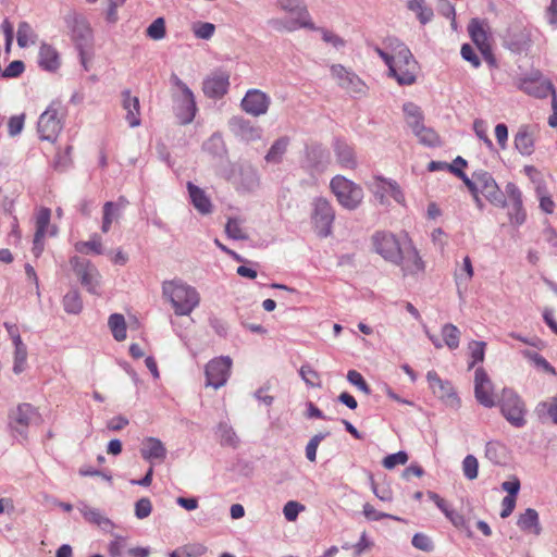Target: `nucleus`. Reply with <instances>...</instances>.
Returning a JSON list of instances; mask_svg holds the SVG:
<instances>
[{"instance_id": "13d9d810", "label": "nucleus", "mask_w": 557, "mask_h": 557, "mask_svg": "<svg viewBox=\"0 0 557 557\" xmlns=\"http://www.w3.org/2000/svg\"><path fill=\"white\" fill-rule=\"evenodd\" d=\"M411 543L413 547L425 553H430L434 549L432 540L423 533H416L412 536Z\"/></svg>"}, {"instance_id": "e433bc0d", "label": "nucleus", "mask_w": 557, "mask_h": 557, "mask_svg": "<svg viewBox=\"0 0 557 557\" xmlns=\"http://www.w3.org/2000/svg\"><path fill=\"white\" fill-rule=\"evenodd\" d=\"M289 140L287 137H281L273 143L269 149L265 160L271 163H278L282 161L284 153L287 150Z\"/></svg>"}, {"instance_id": "5fc2aeb1", "label": "nucleus", "mask_w": 557, "mask_h": 557, "mask_svg": "<svg viewBox=\"0 0 557 557\" xmlns=\"http://www.w3.org/2000/svg\"><path fill=\"white\" fill-rule=\"evenodd\" d=\"M14 366L13 371L16 374H20L25 369V363L27 359V347L26 345L14 347Z\"/></svg>"}, {"instance_id": "f257e3e1", "label": "nucleus", "mask_w": 557, "mask_h": 557, "mask_svg": "<svg viewBox=\"0 0 557 557\" xmlns=\"http://www.w3.org/2000/svg\"><path fill=\"white\" fill-rule=\"evenodd\" d=\"M162 295L171 302L176 315L190 314L200 302L197 289L181 280L163 282Z\"/></svg>"}, {"instance_id": "3c124183", "label": "nucleus", "mask_w": 557, "mask_h": 557, "mask_svg": "<svg viewBox=\"0 0 557 557\" xmlns=\"http://www.w3.org/2000/svg\"><path fill=\"white\" fill-rule=\"evenodd\" d=\"M449 171L454 173L456 176H458L465 185L468 187L471 194H475L476 190V177H479V171H475L472 173L471 177H468L467 174L462 171V169H459L457 166H449Z\"/></svg>"}, {"instance_id": "58836bf2", "label": "nucleus", "mask_w": 557, "mask_h": 557, "mask_svg": "<svg viewBox=\"0 0 557 557\" xmlns=\"http://www.w3.org/2000/svg\"><path fill=\"white\" fill-rule=\"evenodd\" d=\"M442 336L449 349L458 348L460 342V331L456 325L451 323L445 324L442 327Z\"/></svg>"}, {"instance_id": "e2e57ef3", "label": "nucleus", "mask_w": 557, "mask_h": 557, "mask_svg": "<svg viewBox=\"0 0 557 557\" xmlns=\"http://www.w3.org/2000/svg\"><path fill=\"white\" fill-rule=\"evenodd\" d=\"M194 34L200 39H210L215 30V26L212 23H196L193 27Z\"/></svg>"}, {"instance_id": "412c9836", "label": "nucleus", "mask_w": 557, "mask_h": 557, "mask_svg": "<svg viewBox=\"0 0 557 557\" xmlns=\"http://www.w3.org/2000/svg\"><path fill=\"white\" fill-rule=\"evenodd\" d=\"M230 75L223 71L211 73L202 83V91L209 98H222L228 90Z\"/></svg>"}, {"instance_id": "8fccbe9b", "label": "nucleus", "mask_w": 557, "mask_h": 557, "mask_svg": "<svg viewBox=\"0 0 557 557\" xmlns=\"http://www.w3.org/2000/svg\"><path fill=\"white\" fill-rule=\"evenodd\" d=\"M449 171L454 173L456 176H458L465 185L468 187L471 194H475L476 190V177H479V171H475L472 173L471 177H468L467 174L462 171V169H459L457 166H449Z\"/></svg>"}, {"instance_id": "09e8293b", "label": "nucleus", "mask_w": 557, "mask_h": 557, "mask_svg": "<svg viewBox=\"0 0 557 557\" xmlns=\"http://www.w3.org/2000/svg\"><path fill=\"white\" fill-rule=\"evenodd\" d=\"M329 432H324V433H318L315 435H313L310 441L308 442V444L306 445V457L309 461L311 462H314L317 460V450H318V447L320 445V443L326 437L329 436Z\"/></svg>"}, {"instance_id": "9d476101", "label": "nucleus", "mask_w": 557, "mask_h": 557, "mask_svg": "<svg viewBox=\"0 0 557 557\" xmlns=\"http://www.w3.org/2000/svg\"><path fill=\"white\" fill-rule=\"evenodd\" d=\"M73 271L81 281V284L91 294L99 293L100 274L97 268L88 260L77 256L71 258Z\"/></svg>"}, {"instance_id": "f03ea898", "label": "nucleus", "mask_w": 557, "mask_h": 557, "mask_svg": "<svg viewBox=\"0 0 557 557\" xmlns=\"http://www.w3.org/2000/svg\"><path fill=\"white\" fill-rule=\"evenodd\" d=\"M276 5L293 15L290 18H275L270 24L277 30L295 32L299 28L317 29L306 4L301 0H275Z\"/></svg>"}, {"instance_id": "37998d69", "label": "nucleus", "mask_w": 557, "mask_h": 557, "mask_svg": "<svg viewBox=\"0 0 557 557\" xmlns=\"http://www.w3.org/2000/svg\"><path fill=\"white\" fill-rule=\"evenodd\" d=\"M75 248L81 253L94 252L96 255L102 253V243L99 235L94 234L89 240L79 242L75 245Z\"/></svg>"}, {"instance_id": "39448f33", "label": "nucleus", "mask_w": 557, "mask_h": 557, "mask_svg": "<svg viewBox=\"0 0 557 557\" xmlns=\"http://www.w3.org/2000/svg\"><path fill=\"white\" fill-rule=\"evenodd\" d=\"M332 193L336 196L337 201L345 209L354 210L361 203L363 199L362 188L345 176L336 175L330 183Z\"/></svg>"}, {"instance_id": "f8f14e48", "label": "nucleus", "mask_w": 557, "mask_h": 557, "mask_svg": "<svg viewBox=\"0 0 557 557\" xmlns=\"http://www.w3.org/2000/svg\"><path fill=\"white\" fill-rule=\"evenodd\" d=\"M476 190L475 193L482 194L486 200L496 207L504 208L506 206V196L499 189L496 181L491 173L479 170V177H476Z\"/></svg>"}, {"instance_id": "1a4fd4ad", "label": "nucleus", "mask_w": 557, "mask_h": 557, "mask_svg": "<svg viewBox=\"0 0 557 557\" xmlns=\"http://www.w3.org/2000/svg\"><path fill=\"white\" fill-rule=\"evenodd\" d=\"M372 244L375 252L384 260L393 264L400 261L404 240L400 242L394 234L377 232L372 236Z\"/></svg>"}, {"instance_id": "bf43d9fd", "label": "nucleus", "mask_w": 557, "mask_h": 557, "mask_svg": "<svg viewBox=\"0 0 557 557\" xmlns=\"http://www.w3.org/2000/svg\"><path fill=\"white\" fill-rule=\"evenodd\" d=\"M364 517L370 520V521H379L381 519H385V518H388V519H394V520H400L398 517H395L393 515H389V513H385V512H381L379 510H376L371 504L367 503L363 505V510H362Z\"/></svg>"}, {"instance_id": "69168bd1", "label": "nucleus", "mask_w": 557, "mask_h": 557, "mask_svg": "<svg viewBox=\"0 0 557 557\" xmlns=\"http://www.w3.org/2000/svg\"><path fill=\"white\" fill-rule=\"evenodd\" d=\"M315 30H319L322 35V39L326 44L332 45L334 48L339 49L345 46L344 39L341 38L338 35L334 34L333 32L325 29V28H319V27H317Z\"/></svg>"}, {"instance_id": "49530a36", "label": "nucleus", "mask_w": 557, "mask_h": 557, "mask_svg": "<svg viewBox=\"0 0 557 557\" xmlns=\"http://www.w3.org/2000/svg\"><path fill=\"white\" fill-rule=\"evenodd\" d=\"M146 35L152 40H161L166 35L163 17L156 18L146 29Z\"/></svg>"}, {"instance_id": "c85d7f7f", "label": "nucleus", "mask_w": 557, "mask_h": 557, "mask_svg": "<svg viewBox=\"0 0 557 557\" xmlns=\"http://www.w3.org/2000/svg\"><path fill=\"white\" fill-rule=\"evenodd\" d=\"M469 35L472 41L475 44L478 49L485 50L491 47L488 42V36L484 28V23L478 18L471 20L468 26Z\"/></svg>"}, {"instance_id": "f3484780", "label": "nucleus", "mask_w": 557, "mask_h": 557, "mask_svg": "<svg viewBox=\"0 0 557 557\" xmlns=\"http://www.w3.org/2000/svg\"><path fill=\"white\" fill-rule=\"evenodd\" d=\"M474 396L478 403L486 408L496 406L493 383L483 368H478L474 373Z\"/></svg>"}, {"instance_id": "473e14b6", "label": "nucleus", "mask_w": 557, "mask_h": 557, "mask_svg": "<svg viewBox=\"0 0 557 557\" xmlns=\"http://www.w3.org/2000/svg\"><path fill=\"white\" fill-rule=\"evenodd\" d=\"M403 110L405 113L406 123L411 128L412 133L424 125L423 113L417 104L407 102L403 106Z\"/></svg>"}, {"instance_id": "603ef678", "label": "nucleus", "mask_w": 557, "mask_h": 557, "mask_svg": "<svg viewBox=\"0 0 557 557\" xmlns=\"http://www.w3.org/2000/svg\"><path fill=\"white\" fill-rule=\"evenodd\" d=\"M409 457L406 451H398L395 454L387 455L383 461L382 465L385 469L392 470L398 465H405L407 463Z\"/></svg>"}, {"instance_id": "5701e85b", "label": "nucleus", "mask_w": 557, "mask_h": 557, "mask_svg": "<svg viewBox=\"0 0 557 557\" xmlns=\"http://www.w3.org/2000/svg\"><path fill=\"white\" fill-rule=\"evenodd\" d=\"M38 65L47 72H55L61 65V58L58 50L47 44L42 42L38 51Z\"/></svg>"}, {"instance_id": "cd10ccee", "label": "nucleus", "mask_w": 557, "mask_h": 557, "mask_svg": "<svg viewBox=\"0 0 557 557\" xmlns=\"http://www.w3.org/2000/svg\"><path fill=\"white\" fill-rule=\"evenodd\" d=\"M123 108L126 111V121L131 127L140 125L139 119V99L133 97L128 90L123 91Z\"/></svg>"}, {"instance_id": "423d86ee", "label": "nucleus", "mask_w": 557, "mask_h": 557, "mask_svg": "<svg viewBox=\"0 0 557 557\" xmlns=\"http://www.w3.org/2000/svg\"><path fill=\"white\" fill-rule=\"evenodd\" d=\"M61 104L52 102L38 119L37 131L42 140L54 141L63 128Z\"/></svg>"}, {"instance_id": "2eb2a0df", "label": "nucleus", "mask_w": 557, "mask_h": 557, "mask_svg": "<svg viewBox=\"0 0 557 557\" xmlns=\"http://www.w3.org/2000/svg\"><path fill=\"white\" fill-rule=\"evenodd\" d=\"M394 264L400 267L404 276L416 275L424 270V262L412 242L407 237L404 239L401 259L399 262H394Z\"/></svg>"}, {"instance_id": "b1692460", "label": "nucleus", "mask_w": 557, "mask_h": 557, "mask_svg": "<svg viewBox=\"0 0 557 557\" xmlns=\"http://www.w3.org/2000/svg\"><path fill=\"white\" fill-rule=\"evenodd\" d=\"M187 190L194 208L202 215L211 214L213 205L203 189L191 182L187 183Z\"/></svg>"}, {"instance_id": "ea45409f", "label": "nucleus", "mask_w": 557, "mask_h": 557, "mask_svg": "<svg viewBox=\"0 0 557 557\" xmlns=\"http://www.w3.org/2000/svg\"><path fill=\"white\" fill-rule=\"evenodd\" d=\"M63 307L67 313L77 314L83 309L81 295L77 290H70L63 297Z\"/></svg>"}, {"instance_id": "c03bdc74", "label": "nucleus", "mask_w": 557, "mask_h": 557, "mask_svg": "<svg viewBox=\"0 0 557 557\" xmlns=\"http://www.w3.org/2000/svg\"><path fill=\"white\" fill-rule=\"evenodd\" d=\"M422 145L435 147L440 145V137L436 132L423 125L413 133Z\"/></svg>"}, {"instance_id": "864d4df0", "label": "nucleus", "mask_w": 557, "mask_h": 557, "mask_svg": "<svg viewBox=\"0 0 557 557\" xmlns=\"http://www.w3.org/2000/svg\"><path fill=\"white\" fill-rule=\"evenodd\" d=\"M51 212L48 208H41L36 215V233L39 236L46 235L47 226L50 222Z\"/></svg>"}, {"instance_id": "6ab92c4d", "label": "nucleus", "mask_w": 557, "mask_h": 557, "mask_svg": "<svg viewBox=\"0 0 557 557\" xmlns=\"http://www.w3.org/2000/svg\"><path fill=\"white\" fill-rule=\"evenodd\" d=\"M270 103L271 99L265 92L259 89H249L240 106L246 113L252 116H261L268 112Z\"/></svg>"}, {"instance_id": "6e6552de", "label": "nucleus", "mask_w": 557, "mask_h": 557, "mask_svg": "<svg viewBox=\"0 0 557 557\" xmlns=\"http://www.w3.org/2000/svg\"><path fill=\"white\" fill-rule=\"evenodd\" d=\"M335 219V212L325 198H317L312 202L311 221L318 236L325 238L332 233V224Z\"/></svg>"}, {"instance_id": "0e129e2a", "label": "nucleus", "mask_w": 557, "mask_h": 557, "mask_svg": "<svg viewBox=\"0 0 557 557\" xmlns=\"http://www.w3.org/2000/svg\"><path fill=\"white\" fill-rule=\"evenodd\" d=\"M152 510V505L149 498L143 497L138 499L135 504V516L138 519L147 518Z\"/></svg>"}, {"instance_id": "f704fd0d", "label": "nucleus", "mask_w": 557, "mask_h": 557, "mask_svg": "<svg viewBox=\"0 0 557 557\" xmlns=\"http://www.w3.org/2000/svg\"><path fill=\"white\" fill-rule=\"evenodd\" d=\"M407 8L416 13L419 22L423 25L433 18V10L425 4L424 0H409Z\"/></svg>"}, {"instance_id": "7ed1b4c3", "label": "nucleus", "mask_w": 557, "mask_h": 557, "mask_svg": "<svg viewBox=\"0 0 557 557\" xmlns=\"http://www.w3.org/2000/svg\"><path fill=\"white\" fill-rule=\"evenodd\" d=\"M418 69V62L409 48L403 42H397L394 47V61L389 74L399 85H412L416 82Z\"/></svg>"}, {"instance_id": "6e6d98bb", "label": "nucleus", "mask_w": 557, "mask_h": 557, "mask_svg": "<svg viewBox=\"0 0 557 557\" xmlns=\"http://www.w3.org/2000/svg\"><path fill=\"white\" fill-rule=\"evenodd\" d=\"M473 129L475 132V135L485 144L486 148L488 150H493L494 144L487 135L486 123L482 120H475L473 122Z\"/></svg>"}, {"instance_id": "393cba45", "label": "nucleus", "mask_w": 557, "mask_h": 557, "mask_svg": "<svg viewBox=\"0 0 557 557\" xmlns=\"http://www.w3.org/2000/svg\"><path fill=\"white\" fill-rule=\"evenodd\" d=\"M231 129L245 140H255L260 137L259 128L242 116H233L230 120Z\"/></svg>"}, {"instance_id": "338daca9", "label": "nucleus", "mask_w": 557, "mask_h": 557, "mask_svg": "<svg viewBox=\"0 0 557 557\" xmlns=\"http://www.w3.org/2000/svg\"><path fill=\"white\" fill-rule=\"evenodd\" d=\"M506 194L512 201L513 209L520 211L522 207V196L519 188L513 183H508L506 185Z\"/></svg>"}, {"instance_id": "4468645a", "label": "nucleus", "mask_w": 557, "mask_h": 557, "mask_svg": "<svg viewBox=\"0 0 557 557\" xmlns=\"http://www.w3.org/2000/svg\"><path fill=\"white\" fill-rule=\"evenodd\" d=\"M426 380L433 394L446 406L458 408L460 399L458 398L453 385L448 381H443L435 371H429Z\"/></svg>"}, {"instance_id": "a18cd8bd", "label": "nucleus", "mask_w": 557, "mask_h": 557, "mask_svg": "<svg viewBox=\"0 0 557 557\" xmlns=\"http://www.w3.org/2000/svg\"><path fill=\"white\" fill-rule=\"evenodd\" d=\"M299 374L309 387L322 386L319 373L309 364L301 366Z\"/></svg>"}, {"instance_id": "bb28decb", "label": "nucleus", "mask_w": 557, "mask_h": 557, "mask_svg": "<svg viewBox=\"0 0 557 557\" xmlns=\"http://www.w3.org/2000/svg\"><path fill=\"white\" fill-rule=\"evenodd\" d=\"M517 525L520 528V530L528 533H533L534 535H540L542 532L539 513L533 508L525 509V511L519 516Z\"/></svg>"}, {"instance_id": "c756f323", "label": "nucleus", "mask_w": 557, "mask_h": 557, "mask_svg": "<svg viewBox=\"0 0 557 557\" xmlns=\"http://www.w3.org/2000/svg\"><path fill=\"white\" fill-rule=\"evenodd\" d=\"M506 40L512 51L521 52L530 46L531 38L530 33L525 28H522L517 33L511 29L508 30Z\"/></svg>"}, {"instance_id": "a19ab883", "label": "nucleus", "mask_w": 557, "mask_h": 557, "mask_svg": "<svg viewBox=\"0 0 557 557\" xmlns=\"http://www.w3.org/2000/svg\"><path fill=\"white\" fill-rule=\"evenodd\" d=\"M522 355L524 358L530 360L537 369L553 375L556 374L555 368L550 366V363L540 354L533 350L525 349L522 351Z\"/></svg>"}, {"instance_id": "0eeeda50", "label": "nucleus", "mask_w": 557, "mask_h": 557, "mask_svg": "<svg viewBox=\"0 0 557 557\" xmlns=\"http://www.w3.org/2000/svg\"><path fill=\"white\" fill-rule=\"evenodd\" d=\"M64 21L67 28L71 30L72 39L75 41L79 50L82 63L86 67L84 48L90 44L92 38V32L89 23L83 15L76 12H69L64 16Z\"/></svg>"}, {"instance_id": "79ce46f5", "label": "nucleus", "mask_w": 557, "mask_h": 557, "mask_svg": "<svg viewBox=\"0 0 557 557\" xmlns=\"http://www.w3.org/2000/svg\"><path fill=\"white\" fill-rule=\"evenodd\" d=\"M243 221L238 218H230L225 225V232L232 239L243 240L247 239L248 235L242 226Z\"/></svg>"}, {"instance_id": "7c9ffc66", "label": "nucleus", "mask_w": 557, "mask_h": 557, "mask_svg": "<svg viewBox=\"0 0 557 557\" xmlns=\"http://www.w3.org/2000/svg\"><path fill=\"white\" fill-rule=\"evenodd\" d=\"M78 510L86 521L101 527L103 529L112 527V522L109 518L104 517L99 509L91 508L88 505L82 503L78 506Z\"/></svg>"}, {"instance_id": "9b49d317", "label": "nucleus", "mask_w": 557, "mask_h": 557, "mask_svg": "<svg viewBox=\"0 0 557 557\" xmlns=\"http://www.w3.org/2000/svg\"><path fill=\"white\" fill-rule=\"evenodd\" d=\"M232 368L230 357L214 358L206 366V385L218 389L224 386L228 380Z\"/></svg>"}, {"instance_id": "4c0bfd02", "label": "nucleus", "mask_w": 557, "mask_h": 557, "mask_svg": "<svg viewBox=\"0 0 557 557\" xmlns=\"http://www.w3.org/2000/svg\"><path fill=\"white\" fill-rule=\"evenodd\" d=\"M37 35L33 30L32 26L27 22H21L17 28V45L21 48H26L29 45H34Z\"/></svg>"}, {"instance_id": "a211bd4d", "label": "nucleus", "mask_w": 557, "mask_h": 557, "mask_svg": "<svg viewBox=\"0 0 557 557\" xmlns=\"http://www.w3.org/2000/svg\"><path fill=\"white\" fill-rule=\"evenodd\" d=\"M332 76L336 79L338 86L349 94L361 95L366 92V84L351 71H348L341 64L331 66Z\"/></svg>"}, {"instance_id": "2f4dec72", "label": "nucleus", "mask_w": 557, "mask_h": 557, "mask_svg": "<svg viewBox=\"0 0 557 557\" xmlns=\"http://www.w3.org/2000/svg\"><path fill=\"white\" fill-rule=\"evenodd\" d=\"M515 146L523 156H530L534 150V140L528 127L522 126L515 135Z\"/></svg>"}, {"instance_id": "dca6fc26", "label": "nucleus", "mask_w": 557, "mask_h": 557, "mask_svg": "<svg viewBox=\"0 0 557 557\" xmlns=\"http://www.w3.org/2000/svg\"><path fill=\"white\" fill-rule=\"evenodd\" d=\"M173 101L175 115L181 124L186 125L191 123L197 112L193 91L189 88H185L180 95H173Z\"/></svg>"}, {"instance_id": "4d7b16f0", "label": "nucleus", "mask_w": 557, "mask_h": 557, "mask_svg": "<svg viewBox=\"0 0 557 557\" xmlns=\"http://www.w3.org/2000/svg\"><path fill=\"white\" fill-rule=\"evenodd\" d=\"M347 380L350 384L355 385L359 391H361L366 395H369L371 393L368 383L358 371L349 370L347 373Z\"/></svg>"}, {"instance_id": "aec40b11", "label": "nucleus", "mask_w": 557, "mask_h": 557, "mask_svg": "<svg viewBox=\"0 0 557 557\" xmlns=\"http://www.w3.org/2000/svg\"><path fill=\"white\" fill-rule=\"evenodd\" d=\"M520 89L535 98H546L548 95L556 96L553 84L540 73L523 78L520 83Z\"/></svg>"}, {"instance_id": "72a5a7b5", "label": "nucleus", "mask_w": 557, "mask_h": 557, "mask_svg": "<svg viewBox=\"0 0 557 557\" xmlns=\"http://www.w3.org/2000/svg\"><path fill=\"white\" fill-rule=\"evenodd\" d=\"M108 325L115 341L122 342L126 338V322L123 314H111L108 320Z\"/></svg>"}, {"instance_id": "774afa93", "label": "nucleus", "mask_w": 557, "mask_h": 557, "mask_svg": "<svg viewBox=\"0 0 557 557\" xmlns=\"http://www.w3.org/2000/svg\"><path fill=\"white\" fill-rule=\"evenodd\" d=\"M25 65L22 61H12L2 72L3 77H18L24 72Z\"/></svg>"}, {"instance_id": "680f3d73", "label": "nucleus", "mask_w": 557, "mask_h": 557, "mask_svg": "<svg viewBox=\"0 0 557 557\" xmlns=\"http://www.w3.org/2000/svg\"><path fill=\"white\" fill-rule=\"evenodd\" d=\"M305 506L295 500H289L284 505L283 513L287 521H295Z\"/></svg>"}, {"instance_id": "c9c22d12", "label": "nucleus", "mask_w": 557, "mask_h": 557, "mask_svg": "<svg viewBox=\"0 0 557 557\" xmlns=\"http://www.w3.org/2000/svg\"><path fill=\"white\" fill-rule=\"evenodd\" d=\"M216 434L220 438V444L223 446L237 447L239 440L235 431L226 422H221L218 425Z\"/></svg>"}, {"instance_id": "20e7f679", "label": "nucleus", "mask_w": 557, "mask_h": 557, "mask_svg": "<svg viewBox=\"0 0 557 557\" xmlns=\"http://www.w3.org/2000/svg\"><path fill=\"white\" fill-rule=\"evenodd\" d=\"M496 405L499 406L502 416L512 426L522 428L527 424L525 403L512 388H503Z\"/></svg>"}, {"instance_id": "ddd939ff", "label": "nucleus", "mask_w": 557, "mask_h": 557, "mask_svg": "<svg viewBox=\"0 0 557 557\" xmlns=\"http://www.w3.org/2000/svg\"><path fill=\"white\" fill-rule=\"evenodd\" d=\"M40 416L35 407L30 404H21L17 408L10 413V425L12 430L18 433L22 437L26 436L27 428L37 423Z\"/></svg>"}, {"instance_id": "052dcab7", "label": "nucleus", "mask_w": 557, "mask_h": 557, "mask_svg": "<svg viewBox=\"0 0 557 557\" xmlns=\"http://www.w3.org/2000/svg\"><path fill=\"white\" fill-rule=\"evenodd\" d=\"M485 343L472 341L469 344V348L471 350L472 362L469 364V368H472L476 362H482L484 360L485 354Z\"/></svg>"}, {"instance_id": "de8ad7c7", "label": "nucleus", "mask_w": 557, "mask_h": 557, "mask_svg": "<svg viewBox=\"0 0 557 557\" xmlns=\"http://www.w3.org/2000/svg\"><path fill=\"white\" fill-rule=\"evenodd\" d=\"M462 472L463 475L472 481L478 478L479 473V461L473 455H467L462 460Z\"/></svg>"}, {"instance_id": "a878e982", "label": "nucleus", "mask_w": 557, "mask_h": 557, "mask_svg": "<svg viewBox=\"0 0 557 557\" xmlns=\"http://www.w3.org/2000/svg\"><path fill=\"white\" fill-rule=\"evenodd\" d=\"M334 151L338 164L346 169H355L357 160L355 151L351 146L343 140H336L334 144Z\"/></svg>"}, {"instance_id": "4be33fe9", "label": "nucleus", "mask_w": 557, "mask_h": 557, "mask_svg": "<svg viewBox=\"0 0 557 557\" xmlns=\"http://www.w3.org/2000/svg\"><path fill=\"white\" fill-rule=\"evenodd\" d=\"M140 455L151 463L156 460L162 462L166 458V448L159 438L149 436L143 440Z\"/></svg>"}]
</instances>
